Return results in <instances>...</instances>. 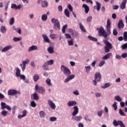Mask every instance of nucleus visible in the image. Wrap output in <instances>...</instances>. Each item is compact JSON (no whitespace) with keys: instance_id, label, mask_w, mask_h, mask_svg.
Wrapping results in <instances>:
<instances>
[{"instance_id":"nucleus-1","label":"nucleus","mask_w":127,"mask_h":127,"mask_svg":"<svg viewBox=\"0 0 127 127\" xmlns=\"http://www.w3.org/2000/svg\"><path fill=\"white\" fill-rule=\"evenodd\" d=\"M106 29L107 33L106 32V31H105V29H104L103 26H101L100 28H97L96 30L98 31L99 36H103V37H104L105 40H103V42L106 45V46L104 47L105 52V53H109L111 49H113V45H112V43H110V42L108 41V36H109L110 34H112V31H111V20L110 19H107Z\"/></svg>"},{"instance_id":"nucleus-2","label":"nucleus","mask_w":127,"mask_h":127,"mask_svg":"<svg viewBox=\"0 0 127 127\" xmlns=\"http://www.w3.org/2000/svg\"><path fill=\"white\" fill-rule=\"evenodd\" d=\"M51 21L54 24V29L55 30H60V22H59V21L53 18Z\"/></svg>"},{"instance_id":"nucleus-3","label":"nucleus","mask_w":127,"mask_h":127,"mask_svg":"<svg viewBox=\"0 0 127 127\" xmlns=\"http://www.w3.org/2000/svg\"><path fill=\"white\" fill-rule=\"evenodd\" d=\"M61 69L65 76H70L71 75V71L67 66L62 65L61 66Z\"/></svg>"},{"instance_id":"nucleus-4","label":"nucleus","mask_w":127,"mask_h":127,"mask_svg":"<svg viewBox=\"0 0 127 127\" xmlns=\"http://www.w3.org/2000/svg\"><path fill=\"white\" fill-rule=\"evenodd\" d=\"M35 91H37L39 94L44 95L45 94V89L42 86H39L38 84H36L35 86Z\"/></svg>"},{"instance_id":"nucleus-5","label":"nucleus","mask_w":127,"mask_h":127,"mask_svg":"<svg viewBox=\"0 0 127 127\" xmlns=\"http://www.w3.org/2000/svg\"><path fill=\"white\" fill-rule=\"evenodd\" d=\"M113 124L114 127H118L120 126V127H126V125L124 124V122L122 121H118L114 120L113 122Z\"/></svg>"},{"instance_id":"nucleus-6","label":"nucleus","mask_w":127,"mask_h":127,"mask_svg":"<svg viewBox=\"0 0 127 127\" xmlns=\"http://www.w3.org/2000/svg\"><path fill=\"white\" fill-rule=\"evenodd\" d=\"M7 94L8 96H14L15 95L20 94V92H19V91H16V90L10 89L8 90Z\"/></svg>"},{"instance_id":"nucleus-7","label":"nucleus","mask_w":127,"mask_h":127,"mask_svg":"<svg viewBox=\"0 0 127 127\" xmlns=\"http://www.w3.org/2000/svg\"><path fill=\"white\" fill-rule=\"evenodd\" d=\"M94 79L97 81V82H100L101 79H102V75L99 72H97L94 74Z\"/></svg>"},{"instance_id":"nucleus-8","label":"nucleus","mask_w":127,"mask_h":127,"mask_svg":"<svg viewBox=\"0 0 127 127\" xmlns=\"http://www.w3.org/2000/svg\"><path fill=\"white\" fill-rule=\"evenodd\" d=\"M73 111L72 113V117H76L78 114H79V108H78V106H74L73 107Z\"/></svg>"},{"instance_id":"nucleus-9","label":"nucleus","mask_w":127,"mask_h":127,"mask_svg":"<svg viewBox=\"0 0 127 127\" xmlns=\"http://www.w3.org/2000/svg\"><path fill=\"white\" fill-rule=\"evenodd\" d=\"M21 7H22V5H21V4H19L18 5H16V4L15 3H13L11 4V8H14V9H20V8H21Z\"/></svg>"},{"instance_id":"nucleus-10","label":"nucleus","mask_w":127,"mask_h":127,"mask_svg":"<svg viewBox=\"0 0 127 127\" xmlns=\"http://www.w3.org/2000/svg\"><path fill=\"white\" fill-rule=\"evenodd\" d=\"M48 104L53 110H55V109H56V106L55 105V104L53 103L52 100H49L48 101Z\"/></svg>"},{"instance_id":"nucleus-11","label":"nucleus","mask_w":127,"mask_h":127,"mask_svg":"<svg viewBox=\"0 0 127 127\" xmlns=\"http://www.w3.org/2000/svg\"><path fill=\"white\" fill-rule=\"evenodd\" d=\"M67 105L68 107H75L76 106V105H77V102L76 101H69Z\"/></svg>"},{"instance_id":"nucleus-12","label":"nucleus","mask_w":127,"mask_h":127,"mask_svg":"<svg viewBox=\"0 0 127 127\" xmlns=\"http://www.w3.org/2000/svg\"><path fill=\"white\" fill-rule=\"evenodd\" d=\"M75 78V75L72 74L70 75H68L67 77L64 80V83H68L69 81H71L72 79H74Z\"/></svg>"},{"instance_id":"nucleus-13","label":"nucleus","mask_w":127,"mask_h":127,"mask_svg":"<svg viewBox=\"0 0 127 127\" xmlns=\"http://www.w3.org/2000/svg\"><path fill=\"white\" fill-rule=\"evenodd\" d=\"M10 49H12V46L8 45V46H7L4 47L2 49L1 52L2 53L6 52V51H8V50H10Z\"/></svg>"},{"instance_id":"nucleus-14","label":"nucleus","mask_w":127,"mask_h":127,"mask_svg":"<svg viewBox=\"0 0 127 127\" xmlns=\"http://www.w3.org/2000/svg\"><path fill=\"white\" fill-rule=\"evenodd\" d=\"M42 37L44 39V42H46V43H50V40L49 39L48 37H47V35H46V34H43Z\"/></svg>"},{"instance_id":"nucleus-15","label":"nucleus","mask_w":127,"mask_h":127,"mask_svg":"<svg viewBox=\"0 0 127 127\" xmlns=\"http://www.w3.org/2000/svg\"><path fill=\"white\" fill-rule=\"evenodd\" d=\"M83 8H84L85 13H88L89 11L90 10V8L89 7V6L86 4H83L82 5Z\"/></svg>"},{"instance_id":"nucleus-16","label":"nucleus","mask_w":127,"mask_h":127,"mask_svg":"<svg viewBox=\"0 0 127 127\" xmlns=\"http://www.w3.org/2000/svg\"><path fill=\"white\" fill-rule=\"evenodd\" d=\"M126 4H127V0H123L120 6L121 9H125L126 8Z\"/></svg>"},{"instance_id":"nucleus-17","label":"nucleus","mask_w":127,"mask_h":127,"mask_svg":"<svg viewBox=\"0 0 127 127\" xmlns=\"http://www.w3.org/2000/svg\"><path fill=\"white\" fill-rule=\"evenodd\" d=\"M31 99L32 100H39V97L38 96V94L37 93H33L31 95Z\"/></svg>"},{"instance_id":"nucleus-18","label":"nucleus","mask_w":127,"mask_h":127,"mask_svg":"<svg viewBox=\"0 0 127 127\" xmlns=\"http://www.w3.org/2000/svg\"><path fill=\"white\" fill-rule=\"evenodd\" d=\"M124 26H125V24H124V22L123 21V20H120L118 24V28L119 29H121V28H123Z\"/></svg>"},{"instance_id":"nucleus-19","label":"nucleus","mask_w":127,"mask_h":127,"mask_svg":"<svg viewBox=\"0 0 127 127\" xmlns=\"http://www.w3.org/2000/svg\"><path fill=\"white\" fill-rule=\"evenodd\" d=\"M96 5L94 6V9H97L98 11H100V9H101V3L98 1H96Z\"/></svg>"},{"instance_id":"nucleus-20","label":"nucleus","mask_w":127,"mask_h":127,"mask_svg":"<svg viewBox=\"0 0 127 127\" xmlns=\"http://www.w3.org/2000/svg\"><path fill=\"white\" fill-rule=\"evenodd\" d=\"M37 49L38 48L37 46L33 45L29 48L28 52H31V51H33V50H37Z\"/></svg>"},{"instance_id":"nucleus-21","label":"nucleus","mask_w":127,"mask_h":127,"mask_svg":"<svg viewBox=\"0 0 127 127\" xmlns=\"http://www.w3.org/2000/svg\"><path fill=\"white\" fill-rule=\"evenodd\" d=\"M111 53H107L105 56L102 57L103 60H108V59H110V57H111Z\"/></svg>"},{"instance_id":"nucleus-22","label":"nucleus","mask_w":127,"mask_h":127,"mask_svg":"<svg viewBox=\"0 0 127 127\" xmlns=\"http://www.w3.org/2000/svg\"><path fill=\"white\" fill-rule=\"evenodd\" d=\"M13 30H15L16 32H17L19 34H21V29L20 28H16L15 26H12Z\"/></svg>"},{"instance_id":"nucleus-23","label":"nucleus","mask_w":127,"mask_h":127,"mask_svg":"<svg viewBox=\"0 0 127 127\" xmlns=\"http://www.w3.org/2000/svg\"><path fill=\"white\" fill-rule=\"evenodd\" d=\"M47 51L50 54H53L54 53V48L52 46L49 47L47 49Z\"/></svg>"},{"instance_id":"nucleus-24","label":"nucleus","mask_w":127,"mask_h":127,"mask_svg":"<svg viewBox=\"0 0 127 127\" xmlns=\"http://www.w3.org/2000/svg\"><path fill=\"white\" fill-rule=\"evenodd\" d=\"M87 38H88L89 40H91V41H94L95 42H97V41H98V39H97V38H95L91 35L88 36Z\"/></svg>"},{"instance_id":"nucleus-25","label":"nucleus","mask_w":127,"mask_h":127,"mask_svg":"<svg viewBox=\"0 0 127 127\" xmlns=\"http://www.w3.org/2000/svg\"><path fill=\"white\" fill-rule=\"evenodd\" d=\"M48 65L46 63H45L43 65V70H44L45 71H48V70H49V67H48Z\"/></svg>"},{"instance_id":"nucleus-26","label":"nucleus","mask_w":127,"mask_h":127,"mask_svg":"<svg viewBox=\"0 0 127 127\" xmlns=\"http://www.w3.org/2000/svg\"><path fill=\"white\" fill-rule=\"evenodd\" d=\"M39 116L41 119H44L46 116L45 112L44 111H41L39 112Z\"/></svg>"},{"instance_id":"nucleus-27","label":"nucleus","mask_w":127,"mask_h":127,"mask_svg":"<svg viewBox=\"0 0 127 127\" xmlns=\"http://www.w3.org/2000/svg\"><path fill=\"white\" fill-rule=\"evenodd\" d=\"M41 5L42 7H47L48 6V2L46 0H44L42 2Z\"/></svg>"},{"instance_id":"nucleus-28","label":"nucleus","mask_w":127,"mask_h":127,"mask_svg":"<svg viewBox=\"0 0 127 127\" xmlns=\"http://www.w3.org/2000/svg\"><path fill=\"white\" fill-rule=\"evenodd\" d=\"M64 13L65 16H66V17H70V12L69 11L68 9H64Z\"/></svg>"},{"instance_id":"nucleus-29","label":"nucleus","mask_w":127,"mask_h":127,"mask_svg":"<svg viewBox=\"0 0 127 127\" xmlns=\"http://www.w3.org/2000/svg\"><path fill=\"white\" fill-rule=\"evenodd\" d=\"M83 119V117L81 116H76L73 118V120L75 121L76 122H80L81 120Z\"/></svg>"},{"instance_id":"nucleus-30","label":"nucleus","mask_w":127,"mask_h":127,"mask_svg":"<svg viewBox=\"0 0 127 127\" xmlns=\"http://www.w3.org/2000/svg\"><path fill=\"white\" fill-rule=\"evenodd\" d=\"M79 27L81 30V31H83V32H86V29H85V27L82 24V23H79Z\"/></svg>"},{"instance_id":"nucleus-31","label":"nucleus","mask_w":127,"mask_h":127,"mask_svg":"<svg viewBox=\"0 0 127 127\" xmlns=\"http://www.w3.org/2000/svg\"><path fill=\"white\" fill-rule=\"evenodd\" d=\"M22 40V38L21 37H15L13 38V40L14 42H17V41H20V40Z\"/></svg>"},{"instance_id":"nucleus-32","label":"nucleus","mask_w":127,"mask_h":127,"mask_svg":"<svg viewBox=\"0 0 127 127\" xmlns=\"http://www.w3.org/2000/svg\"><path fill=\"white\" fill-rule=\"evenodd\" d=\"M48 18V17H47V14H44L42 15L41 19L43 21H46Z\"/></svg>"},{"instance_id":"nucleus-33","label":"nucleus","mask_w":127,"mask_h":127,"mask_svg":"<svg viewBox=\"0 0 127 127\" xmlns=\"http://www.w3.org/2000/svg\"><path fill=\"white\" fill-rule=\"evenodd\" d=\"M15 75L16 77H19L21 74H20V70L18 67H17L16 69Z\"/></svg>"},{"instance_id":"nucleus-34","label":"nucleus","mask_w":127,"mask_h":127,"mask_svg":"<svg viewBox=\"0 0 127 127\" xmlns=\"http://www.w3.org/2000/svg\"><path fill=\"white\" fill-rule=\"evenodd\" d=\"M85 69L86 70V73L88 74L90 73L91 70H92V68L90 66H85Z\"/></svg>"},{"instance_id":"nucleus-35","label":"nucleus","mask_w":127,"mask_h":127,"mask_svg":"<svg viewBox=\"0 0 127 127\" xmlns=\"http://www.w3.org/2000/svg\"><path fill=\"white\" fill-rule=\"evenodd\" d=\"M34 81L37 82L39 80V75L37 74H35L33 76Z\"/></svg>"},{"instance_id":"nucleus-36","label":"nucleus","mask_w":127,"mask_h":127,"mask_svg":"<svg viewBox=\"0 0 127 127\" xmlns=\"http://www.w3.org/2000/svg\"><path fill=\"white\" fill-rule=\"evenodd\" d=\"M7 105H6V104H5V103H4V102L0 103V107H1V109L2 110H4V109H5V108H6Z\"/></svg>"},{"instance_id":"nucleus-37","label":"nucleus","mask_w":127,"mask_h":127,"mask_svg":"<svg viewBox=\"0 0 127 127\" xmlns=\"http://www.w3.org/2000/svg\"><path fill=\"white\" fill-rule=\"evenodd\" d=\"M46 63L49 65L50 66L51 65H53L54 63V60H50L47 62H46Z\"/></svg>"},{"instance_id":"nucleus-38","label":"nucleus","mask_w":127,"mask_h":127,"mask_svg":"<svg viewBox=\"0 0 127 127\" xmlns=\"http://www.w3.org/2000/svg\"><path fill=\"white\" fill-rule=\"evenodd\" d=\"M114 99L116 101H117V102H122L123 101V99H122L120 96H116Z\"/></svg>"},{"instance_id":"nucleus-39","label":"nucleus","mask_w":127,"mask_h":127,"mask_svg":"<svg viewBox=\"0 0 127 127\" xmlns=\"http://www.w3.org/2000/svg\"><path fill=\"white\" fill-rule=\"evenodd\" d=\"M30 106L32 107V108H36V103H35V101H32L31 102Z\"/></svg>"},{"instance_id":"nucleus-40","label":"nucleus","mask_w":127,"mask_h":127,"mask_svg":"<svg viewBox=\"0 0 127 127\" xmlns=\"http://www.w3.org/2000/svg\"><path fill=\"white\" fill-rule=\"evenodd\" d=\"M111 86L110 83H106L105 84L104 86H101V88L102 89H107V88H109Z\"/></svg>"},{"instance_id":"nucleus-41","label":"nucleus","mask_w":127,"mask_h":127,"mask_svg":"<svg viewBox=\"0 0 127 127\" xmlns=\"http://www.w3.org/2000/svg\"><path fill=\"white\" fill-rule=\"evenodd\" d=\"M0 31L2 33H4L5 32H6V28H5V26H1Z\"/></svg>"},{"instance_id":"nucleus-42","label":"nucleus","mask_w":127,"mask_h":127,"mask_svg":"<svg viewBox=\"0 0 127 127\" xmlns=\"http://www.w3.org/2000/svg\"><path fill=\"white\" fill-rule=\"evenodd\" d=\"M46 83L48 86H52V84L51 83V79H50V78H47L46 80Z\"/></svg>"},{"instance_id":"nucleus-43","label":"nucleus","mask_w":127,"mask_h":127,"mask_svg":"<svg viewBox=\"0 0 127 127\" xmlns=\"http://www.w3.org/2000/svg\"><path fill=\"white\" fill-rule=\"evenodd\" d=\"M1 115H2L3 117H6L7 115V111L5 110L2 111L1 112Z\"/></svg>"},{"instance_id":"nucleus-44","label":"nucleus","mask_w":127,"mask_h":127,"mask_svg":"<svg viewBox=\"0 0 127 127\" xmlns=\"http://www.w3.org/2000/svg\"><path fill=\"white\" fill-rule=\"evenodd\" d=\"M57 35L56 34H51L50 35V37L51 39H55L56 38Z\"/></svg>"},{"instance_id":"nucleus-45","label":"nucleus","mask_w":127,"mask_h":127,"mask_svg":"<svg viewBox=\"0 0 127 127\" xmlns=\"http://www.w3.org/2000/svg\"><path fill=\"white\" fill-rule=\"evenodd\" d=\"M119 115L122 117H126V114L124 113V111L122 109H119Z\"/></svg>"},{"instance_id":"nucleus-46","label":"nucleus","mask_w":127,"mask_h":127,"mask_svg":"<svg viewBox=\"0 0 127 127\" xmlns=\"http://www.w3.org/2000/svg\"><path fill=\"white\" fill-rule=\"evenodd\" d=\"M117 102H114V103L112 105V107L114 108V111H117V110H118V105H117Z\"/></svg>"},{"instance_id":"nucleus-47","label":"nucleus","mask_w":127,"mask_h":127,"mask_svg":"<svg viewBox=\"0 0 127 127\" xmlns=\"http://www.w3.org/2000/svg\"><path fill=\"white\" fill-rule=\"evenodd\" d=\"M124 41H127V32L125 31L123 34Z\"/></svg>"},{"instance_id":"nucleus-48","label":"nucleus","mask_w":127,"mask_h":127,"mask_svg":"<svg viewBox=\"0 0 127 127\" xmlns=\"http://www.w3.org/2000/svg\"><path fill=\"white\" fill-rule=\"evenodd\" d=\"M14 23V18L12 17L10 18L9 20V24L10 25H13Z\"/></svg>"},{"instance_id":"nucleus-49","label":"nucleus","mask_w":127,"mask_h":127,"mask_svg":"<svg viewBox=\"0 0 127 127\" xmlns=\"http://www.w3.org/2000/svg\"><path fill=\"white\" fill-rule=\"evenodd\" d=\"M79 35V32L76 31H74L73 32V33H72V36L73 37H77V36H78Z\"/></svg>"},{"instance_id":"nucleus-50","label":"nucleus","mask_w":127,"mask_h":127,"mask_svg":"<svg viewBox=\"0 0 127 127\" xmlns=\"http://www.w3.org/2000/svg\"><path fill=\"white\" fill-rule=\"evenodd\" d=\"M105 63H106L105 61H101L98 64L99 67H103L105 65Z\"/></svg>"},{"instance_id":"nucleus-51","label":"nucleus","mask_w":127,"mask_h":127,"mask_svg":"<svg viewBox=\"0 0 127 127\" xmlns=\"http://www.w3.org/2000/svg\"><path fill=\"white\" fill-rule=\"evenodd\" d=\"M67 8L71 12L73 11V7H72V5H71V4H67Z\"/></svg>"},{"instance_id":"nucleus-52","label":"nucleus","mask_w":127,"mask_h":127,"mask_svg":"<svg viewBox=\"0 0 127 127\" xmlns=\"http://www.w3.org/2000/svg\"><path fill=\"white\" fill-rule=\"evenodd\" d=\"M22 63L23 65L26 66V64H28L29 63V60L27 59L26 61H23Z\"/></svg>"},{"instance_id":"nucleus-53","label":"nucleus","mask_w":127,"mask_h":127,"mask_svg":"<svg viewBox=\"0 0 127 127\" xmlns=\"http://www.w3.org/2000/svg\"><path fill=\"white\" fill-rule=\"evenodd\" d=\"M50 122H56V121H57V118L54 117H50Z\"/></svg>"},{"instance_id":"nucleus-54","label":"nucleus","mask_w":127,"mask_h":127,"mask_svg":"<svg viewBox=\"0 0 127 127\" xmlns=\"http://www.w3.org/2000/svg\"><path fill=\"white\" fill-rule=\"evenodd\" d=\"M64 36H65V38H66V39H68L69 38L71 39V35L69 34L68 33H65L64 34Z\"/></svg>"},{"instance_id":"nucleus-55","label":"nucleus","mask_w":127,"mask_h":127,"mask_svg":"<svg viewBox=\"0 0 127 127\" xmlns=\"http://www.w3.org/2000/svg\"><path fill=\"white\" fill-rule=\"evenodd\" d=\"M73 95H75V96H79L80 95V93H79V90H76L75 91L73 92Z\"/></svg>"},{"instance_id":"nucleus-56","label":"nucleus","mask_w":127,"mask_h":127,"mask_svg":"<svg viewBox=\"0 0 127 127\" xmlns=\"http://www.w3.org/2000/svg\"><path fill=\"white\" fill-rule=\"evenodd\" d=\"M92 19H93L92 16H90L86 18L87 22H91V21H92Z\"/></svg>"},{"instance_id":"nucleus-57","label":"nucleus","mask_w":127,"mask_h":127,"mask_svg":"<svg viewBox=\"0 0 127 127\" xmlns=\"http://www.w3.org/2000/svg\"><path fill=\"white\" fill-rule=\"evenodd\" d=\"M68 44L69 45V46H72V45H73V44H74V43L73 42V39H71L70 41H68Z\"/></svg>"},{"instance_id":"nucleus-58","label":"nucleus","mask_w":127,"mask_h":127,"mask_svg":"<svg viewBox=\"0 0 127 127\" xmlns=\"http://www.w3.org/2000/svg\"><path fill=\"white\" fill-rule=\"evenodd\" d=\"M16 110V106H14L12 109V115H14L15 114V110Z\"/></svg>"},{"instance_id":"nucleus-59","label":"nucleus","mask_w":127,"mask_h":127,"mask_svg":"<svg viewBox=\"0 0 127 127\" xmlns=\"http://www.w3.org/2000/svg\"><path fill=\"white\" fill-rule=\"evenodd\" d=\"M122 48L123 50L127 49V43H125L122 46Z\"/></svg>"},{"instance_id":"nucleus-60","label":"nucleus","mask_w":127,"mask_h":127,"mask_svg":"<svg viewBox=\"0 0 127 127\" xmlns=\"http://www.w3.org/2000/svg\"><path fill=\"white\" fill-rule=\"evenodd\" d=\"M58 10L60 12L63 11V7L62 5H59L58 7Z\"/></svg>"},{"instance_id":"nucleus-61","label":"nucleus","mask_w":127,"mask_h":127,"mask_svg":"<svg viewBox=\"0 0 127 127\" xmlns=\"http://www.w3.org/2000/svg\"><path fill=\"white\" fill-rule=\"evenodd\" d=\"M97 115L98 117H101L103 115V110H100L98 111Z\"/></svg>"},{"instance_id":"nucleus-62","label":"nucleus","mask_w":127,"mask_h":127,"mask_svg":"<svg viewBox=\"0 0 127 127\" xmlns=\"http://www.w3.org/2000/svg\"><path fill=\"white\" fill-rule=\"evenodd\" d=\"M19 77H20L21 80H23V81H24V80H25V75L23 74H21V75H20Z\"/></svg>"},{"instance_id":"nucleus-63","label":"nucleus","mask_w":127,"mask_h":127,"mask_svg":"<svg viewBox=\"0 0 127 127\" xmlns=\"http://www.w3.org/2000/svg\"><path fill=\"white\" fill-rule=\"evenodd\" d=\"M121 57L122 58H124V59L127 58V53L122 54V55H121Z\"/></svg>"},{"instance_id":"nucleus-64","label":"nucleus","mask_w":127,"mask_h":127,"mask_svg":"<svg viewBox=\"0 0 127 127\" xmlns=\"http://www.w3.org/2000/svg\"><path fill=\"white\" fill-rule=\"evenodd\" d=\"M113 34L115 36L118 35V31L116 30V29H114L113 31Z\"/></svg>"}]
</instances>
